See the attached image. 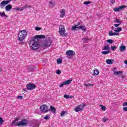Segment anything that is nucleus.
I'll list each match as a JSON object with an SVG mask.
<instances>
[{"instance_id": "1", "label": "nucleus", "mask_w": 127, "mask_h": 127, "mask_svg": "<svg viewBox=\"0 0 127 127\" xmlns=\"http://www.w3.org/2000/svg\"><path fill=\"white\" fill-rule=\"evenodd\" d=\"M42 38H45L44 35H36L31 38V40L29 42V44L32 50H36L39 48V40Z\"/></svg>"}, {"instance_id": "2", "label": "nucleus", "mask_w": 127, "mask_h": 127, "mask_svg": "<svg viewBox=\"0 0 127 127\" xmlns=\"http://www.w3.org/2000/svg\"><path fill=\"white\" fill-rule=\"evenodd\" d=\"M26 35H27V33L26 32V30H23L19 32L18 36V40L19 41H22L25 39V37H26Z\"/></svg>"}, {"instance_id": "3", "label": "nucleus", "mask_w": 127, "mask_h": 127, "mask_svg": "<svg viewBox=\"0 0 127 127\" xmlns=\"http://www.w3.org/2000/svg\"><path fill=\"white\" fill-rule=\"evenodd\" d=\"M27 122L26 120H22L21 122L17 123L16 121H13L12 122V126L17 127H25V125H27Z\"/></svg>"}, {"instance_id": "4", "label": "nucleus", "mask_w": 127, "mask_h": 127, "mask_svg": "<svg viewBox=\"0 0 127 127\" xmlns=\"http://www.w3.org/2000/svg\"><path fill=\"white\" fill-rule=\"evenodd\" d=\"M66 30H65V27L63 25L60 26L59 33H60L61 36H63V37H65V36H67V33H65Z\"/></svg>"}, {"instance_id": "5", "label": "nucleus", "mask_w": 127, "mask_h": 127, "mask_svg": "<svg viewBox=\"0 0 127 127\" xmlns=\"http://www.w3.org/2000/svg\"><path fill=\"white\" fill-rule=\"evenodd\" d=\"M52 44V41L49 38H46L44 42L42 43V46L44 47H50L51 44Z\"/></svg>"}, {"instance_id": "6", "label": "nucleus", "mask_w": 127, "mask_h": 127, "mask_svg": "<svg viewBox=\"0 0 127 127\" xmlns=\"http://www.w3.org/2000/svg\"><path fill=\"white\" fill-rule=\"evenodd\" d=\"M86 106L85 104H81L80 105L77 106L75 108H74V110L76 113H78L79 112H82L84 107Z\"/></svg>"}, {"instance_id": "7", "label": "nucleus", "mask_w": 127, "mask_h": 127, "mask_svg": "<svg viewBox=\"0 0 127 127\" xmlns=\"http://www.w3.org/2000/svg\"><path fill=\"white\" fill-rule=\"evenodd\" d=\"M65 54L67 55L66 58H67L68 59H70L72 56L75 55V52H74V51L69 50L66 52Z\"/></svg>"}, {"instance_id": "8", "label": "nucleus", "mask_w": 127, "mask_h": 127, "mask_svg": "<svg viewBox=\"0 0 127 127\" xmlns=\"http://www.w3.org/2000/svg\"><path fill=\"white\" fill-rule=\"evenodd\" d=\"M11 1V0H3L0 3V6L1 8H3L6 4H8L9 2Z\"/></svg>"}, {"instance_id": "9", "label": "nucleus", "mask_w": 127, "mask_h": 127, "mask_svg": "<svg viewBox=\"0 0 127 127\" xmlns=\"http://www.w3.org/2000/svg\"><path fill=\"white\" fill-rule=\"evenodd\" d=\"M40 110L43 113H47L48 112V107L45 105H43L41 106Z\"/></svg>"}, {"instance_id": "10", "label": "nucleus", "mask_w": 127, "mask_h": 127, "mask_svg": "<svg viewBox=\"0 0 127 127\" xmlns=\"http://www.w3.org/2000/svg\"><path fill=\"white\" fill-rule=\"evenodd\" d=\"M26 88L27 90H30L32 91V90H33L36 88V86L34 84H29L26 85Z\"/></svg>"}, {"instance_id": "11", "label": "nucleus", "mask_w": 127, "mask_h": 127, "mask_svg": "<svg viewBox=\"0 0 127 127\" xmlns=\"http://www.w3.org/2000/svg\"><path fill=\"white\" fill-rule=\"evenodd\" d=\"M72 81V80H67L64 81L63 83H62L61 84H60L59 85V87L60 88H63V86H64V85H68L70 83H71V81Z\"/></svg>"}, {"instance_id": "12", "label": "nucleus", "mask_w": 127, "mask_h": 127, "mask_svg": "<svg viewBox=\"0 0 127 127\" xmlns=\"http://www.w3.org/2000/svg\"><path fill=\"white\" fill-rule=\"evenodd\" d=\"M125 6L122 5V6H120L119 7H116L114 9V11L117 12V11H120L121 10H123V9H124V8H125Z\"/></svg>"}, {"instance_id": "13", "label": "nucleus", "mask_w": 127, "mask_h": 127, "mask_svg": "<svg viewBox=\"0 0 127 127\" xmlns=\"http://www.w3.org/2000/svg\"><path fill=\"white\" fill-rule=\"evenodd\" d=\"M116 69H117V67H114L113 68V72H114V75H121L122 74H123V71H116Z\"/></svg>"}, {"instance_id": "14", "label": "nucleus", "mask_w": 127, "mask_h": 127, "mask_svg": "<svg viewBox=\"0 0 127 127\" xmlns=\"http://www.w3.org/2000/svg\"><path fill=\"white\" fill-rule=\"evenodd\" d=\"M5 8L6 11H10L11 8H12V5L11 4H8L5 6Z\"/></svg>"}, {"instance_id": "15", "label": "nucleus", "mask_w": 127, "mask_h": 127, "mask_svg": "<svg viewBox=\"0 0 127 127\" xmlns=\"http://www.w3.org/2000/svg\"><path fill=\"white\" fill-rule=\"evenodd\" d=\"M35 66L32 65V66H29L28 67V72H31L32 71H34V70H35Z\"/></svg>"}, {"instance_id": "16", "label": "nucleus", "mask_w": 127, "mask_h": 127, "mask_svg": "<svg viewBox=\"0 0 127 127\" xmlns=\"http://www.w3.org/2000/svg\"><path fill=\"white\" fill-rule=\"evenodd\" d=\"M77 28L78 29H82V31H83V32H86L87 29L86 28V27H85V26H82L80 25L79 27H77Z\"/></svg>"}, {"instance_id": "17", "label": "nucleus", "mask_w": 127, "mask_h": 127, "mask_svg": "<svg viewBox=\"0 0 127 127\" xmlns=\"http://www.w3.org/2000/svg\"><path fill=\"white\" fill-rule=\"evenodd\" d=\"M110 46L107 45V46H103V48L102 49V50H106L107 51H110Z\"/></svg>"}, {"instance_id": "18", "label": "nucleus", "mask_w": 127, "mask_h": 127, "mask_svg": "<svg viewBox=\"0 0 127 127\" xmlns=\"http://www.w3.org/2000/svg\"><path fill=\"white\" fill-rule=\"evenodd\" d=\"M65 9H63L61 10V15H60L61 17L63 18L64 16H65Z\"/></svg>"}, {"instance_id": "19", "label": "nucleus", "mask_w": 127, "mask_h": 127, "mask_svg": "<svg viewBox=\"0 0 127 127\" xmlns=\"http://www.w3.org/2000/svg\"><path fill=\"white\" fill-rule=\"evenodd\" d=\"M50 109H51V112H52V113H53L54 114H55V113H56V109H55V108H54V107L51 106Z\"/></svg>"}, {"instance_id": "20", "label": "nucleus", "mask_w": 127, "mask_h": 127, "mask_svg": "<svg viewBox=\"0 0 127 127\" xmlns=\"http://www.w3.org/2000/svg\"><path fill=\"white\" fill-rule=\"evenodd\" d=\"M120 50L121 52H124V51H125V50H126V46H120Z\"/></svg>"}, {"instance_id": "21", "label": "nucleus", "mask_w": 127, "mask_h": 127, "mask_svg": "<svg viewBox=\"0 0 127 127\" xmlns=\"http://www.w3.org/2000/svg\"><path fill=\"white\" fill-rule=\"evenodd\" d=\"M122 27H119L118 28H116L114 30V31H115V32H120V31H122Z\"/></svg>"}, {"instance_id": "22", "label": "nucleus", "mask_w": 127, "mask_h": 127, "mask_svg": "<svg viewBox=\"0 0 127 127\" xmlns=\"http://www.w3.org/2000/svg\"><path fill=\"white\" fill-rule=\"evenodd\" d=\"M0 16H1V17H7V16L5 15V13L4 12H0Z\"/></svg>"}, {"instance_id": "23", "label": "nucleus", "mask_w": 127, "mask_h": 127, "mask_svg": "<svg viewBox=\"0 0 127 127\" xmlns=\"http://www.w3.org/2000/svg\"><path fill=\"white\" fill-rule=\"evenodd\" d=\"M107 64H109V65H112L113 63V61L111 59H108L106 61Z\"/></svg>"}, {"instance_id": "24", "label": "nucleus", "mask_w": 127, "mask_h": 127, "mask_svg": "<svg viewBox=\"0 0 127 127\" xmlns=\"http://www.w3.org/2000/svg\"><path fill=\"white\" fill-rule=\"evenodd\" d=\"M93 74L97 76V75H99V70L97 69L94 70Z\"/></svg>"}, {"instance_id": "25", "label": "nucleus", "mask_w": 127, "mask_h": 127, "mask_svg": "<svg viewBox=\"0 0 127 127\" xmlns=\"http://www.w3.org/2000/svg\"><path fill=\"white\" fill-rule=\"evenodd\" d=\"M107 42H108V43H109V44H113V43L115 42V41H114V40L112 39H109L107 41Z\"/></svg>"}, {"instance_id": "26", "label": "nucleus", "mask_w": 127, "mask_h": 127, "mask_svg": "<svg viewBox=\"0 0 127 127\" xmlns=\"http://www.w3.org/2000/svg\"><path fill=\"white\" fill-rule=\"evenodd\" d=\"M49 5H50V7H53L55 6V3H53V2L50 1V3H49Z\"/></svg>"}, {"instance_id": "27", "label": "nucleus", "mask_w": 127, "mask_h": 127, "mask_svg": "<svg viewBox=\"0 0 127 127\" xmlns=\"http://www.w3.org/2000/svg\"><path fill=\"white\" fill-rule=\"evenodd\" d=\"M64 98H65V99H72V98H73V97L70 96V95L65 94L64 95Z\"/></svg>"}, {"instance_id": "28", "label": "nucleus", "mask_w": 127, "mask_h": 127, "mask_svg": "<svg viewBox=\"0 0 127 127\" xmlns=\"http://www.w3.org/2000/svg\"><path fill=\"white\" fill-rule=\"evenodd\" d=\"M84 85L85 86V87H93V86H94V84H86V83H84Z\"/></svg>"}, {"instance_id": "29", "label": "nucleus", "mask_w": 127, "mask_h": 127, "mask_svg": "<svg viewBox=\"0 0 127 127\" xmlns=\"http://www.w3.org/2000/svg\"><path fill=\"white\" fill-rule=\"evenodd\" d=\"M102 53L103 55H107V54L110 53V51H103Z\"/></svg>"}, {"instance_id": "30", "label": "nucleus", "mask_w": 127, "mask_h": 127, "mask_svg": "<svg viewBox=\"0 0 127 127\" xmlns=\"http://www.w3.org/2000/svg\"><path fill=\"white\" fill-rule=\"evenodd\" d=\"M89 40H90V39H87V38H83L82 39L83 42H84L85 43H87V42H88V41H89Z\"/></svg>"}, {"instance_id": "31", "label": "nucleus", "mask_w": 127, "mask_h": 127, "mask_svg": "<svg viewBox=\"0 0 127 127\" xmlns=\"http://www.w3.org/2000/svg\"><path fill=\"white\" fill-rule=\"evenodd\" d=\"M24 8H31L32 7V6L31 5H26L24 6Z\"/></svg>"}, {"instance_id": "32", "label": "nucleus", "mask_w": 127, "mask_h": 127, "mask_svg": "<svg viewBox=\"0 0 127 127\" xmlns=\"http://www.w3.org/2000/svg\"><path fill=\"white\" fill-rule=\"evenodd\" d=\"M57 64H61V63H62V60L60 59H58L57 60Z\"/></svg>"}, {"instance_id": "33", "label": "nucleus", "mask_w": 127, "mask_h": 127, "mask_svg": "<svg viewBox=\"0 0 127 127\" xmlns=\"http://www.w3.org/2000/svg\"><path fill=\"white\" fill-rule=\"evenodd\" d=\"M67 113V111H63V112H62L61 113V116L62 117H64V115H65V114Z\"/></svg>"}, {"instance_id": "34", "label": "nucleus", "mask_w": 127, "mask_h": 127, "mask_svg": "<svg viewBox=\"0 0 127 127\" xmlns=\"http://www.w3.org/2000/svg\"><path fill=\"white\" fill-rule=\"evenodd\" d=\"M114 22H116V23H121L122 21H120V19L116 18L114 21Z\"/></svg>"}, {"instance_id": "35", "label": "nucleus", "mask_w": 127, "mask_h": 127, "mask_svg": "<svg viewBox=\"0 0 127 127\" xmlns=\"http://www.w3.org/2000/svg\"><path fill=\"white\" fill-rule=\"evenodd\" d=\"M111 48L113 51H115L117 49V46H112Z\"/></svg>"}, {"instance_id": "36", "label": "nucleus", "mask_w": 127, "mask_h": 127, "mask_svg": "<svg viewBox=\"0 0 127 127\" xmlns=\"http://www.w3.org/2000/svg\"><path fill=\"white\" fill-rule=\"evenodd\" d=\"M114 33L113 32V31H110L109 33V36H114Z\"/></svg>"}, {"instance_id": "37", "label": "nucleus", "mask_w": 127, "mask_h": 127, "mask_svg": "<svg viewBox=\"0 0 127 127\" xmlns=\"http://www.w3.org/2000/svg\"><path fill=\"white\" fill-rule=\"evenodd\" d=\"M90 3H92V2H91L90 1H85L83 3V4H90Z\"/></svg>"}, {"instance_id": "38", "label": "nucleus", "mask_w": 127, "mask_h": 127, "mask_svg": "<svg viewBox=\"0 0 127 127\" xmlns=\"http://www.w3.org/2000/svg\"><path fill=\"white\" fill-rule=\"evenodd\" d=\"M76 28H78L77 26H73L72 27L71 30H76Z\"/></svg>"}, {"instance_id": "39", "label": "nucleus", "mask_w": 127, "mask_h": 127, "mask_svg": "<svg viewBox=\"0 0 127 127\" xmlns=\"http://www.w3.org/2000/svg\"><path fill=\"white\" fill-rule=\"evenodd\" d=\"M101 110H102V111H106V107L101 105Z\"/></svg>"}, {"instance_id": "40", "label": "nucleus", "mask_w": 127, "mask_h": 127, "mask_svg": "<svg viewBox=\"0 0 127 127\" xmlns=\"http://www.w3.org/2000/svg\"><path fill=\"white\" fill-rule=\"evenodd\" d=\"M56 73L58 75H60V74H61V71L60 70H58L56 71Z\"/></svg>"}, {"instance_id": "41", "label": "nucleus", "mask_w": 127, "mask_h": 127, "mask_svg": "<svg viewBox=\"0 0 127 127\" xmlns=\"http://www.w3.org/2000/svg\"><path fill=\"white\" fill-rule=\"evenodd\" d=\"M108 121H109V119L107 118H104L103 119V122L104 123H105V122H108Z\"/></svg>"}, {"instance_id": "42", "label": "nucleus", "mask_w": 127, "mask_h": 127, "mask_svg": "<svg viewBox=\"0 0 127 127\" xmlns=\"http://www.w3.org/2000/svg\"><path fill=\"white\" fill-rule=\"evenodd\" d=\"M44 118L45 120H49V117H48V115H46V117H44Z\"/></svg>"}, {"instance_id": "43", "label": "nucleus", "mask_w": 127, "mask_h": 127, "mask_svg": "<svg viewBox=\"0 0 127 127\" xmlns=\"http://www.w3.org/2000/svg\"><path fill=\"white\" fill-rule=\"evenodd\" d=\"M15 9H16V10H19V9H20V10H23L24 8H23V7H21V8H17Z\"/></svg>"}, {"instance_id": "44", "label": "nucleus", "mask_w": 127, "mask_h": 127, "mask_svg": "<svg viewBox=\"0 0 127 127\" xmlns=\"http://www.w3.org/2000/svg\"><path fill=\"white\" fill-rule=\"evenodd\" d=\"M35 29H36V30L38 31L40 30L41 29V28H39L38 27H36Z\"/></svg>"}, {"instance_id": "45", "label": "nucleus", "mask_w": 127, "mask_h": 127, "mask_svg": "<svg viewBox=\"0 0 127 127\" xmlns=\"http://www.w3.org/2000/svg\"><path fill=\"white\" fill-rule=\"evenodd\" d=\"M115 35H118V36H119V35H120V33H117V32H115V33H114V34H113V36H115Z\"/></svg>"}, {"instance_id": "46", "label": "nucleus", "mask_w": 127, "mask_h": 127, "mask_svg": "<svg viewBox=\"0 0 127 127\" xmlns=\"http://www.w3.org/2000/svg\"><path fill=\"white\" fill-rule=\"evenodd\" d=\"M17 99H18L19 100H21V99H22V96H17Z\"/></svg>"}, {"instance_id": "47", "label": "nucleus", "mask_w": 127, "mask_h": 127, "mask_svg": "<svg viewBox=\"0 0 127 127\" xmlns=\"http://www.w3.org/2000/svg\"><path fill=\"white\" fill-rule=\"evenodd\" d=\"M120 24H114V26H115V27H118V26H120Z\"/></svg>"}, {"instance_id": "48", "label": "nucleus", "mask_w": 127, "mask_h": 127, "mask_svg": "<svg viewBox=\"0 0 127 127\" xmlns=\"http://www.w3.org/2000/svg\"><path fill=\"white\" fill-rule=\"evenodd\" d=\"M124 107H127V102H124L123 103Z\"/></svg>"}, {"instance_id": "49", "label": "nucleus", "mask_w": 127, "mask_h": 127, "mask_svg": "<svg viewBox=\"0 0 127 127\" xmlns=\"http://www.w3.org/2000/svg\"><path fill=\"white\" fill-rule=\"evenodd\" d=\"M123 110H124L125 112H127V107H124V108H123Z\"/></svg>"}, {"instance_id": "50", "label": "nucleus", "mask_w": 127, "mask_h": 127, "mask_svg": "<svg viewBox=\"0 0 127 127\" xmlns=\"http://www.w3.org/2000/svg\"><path fill=\"white\" fill-rule=\"evenodd\" d=\"M18 121H19V119L15 118V121L14 122H18Z\"/></svg>"}, {"instance_id": "51", "label": "nucleus", "mask_w": 127, "mask_h": 127, "mask_svg": "<svg viewBox=\"0 0 127 127\" xmlns=\"http://www.w3.org/2000/svg\"><path fill=\"white\" fill-rule=\"evenodd\" d=\"M39 127V125L38 124H36L34 126H33V127Z\"/></svg>"}, {"instance_id": "52", "label": "nucleus", "mask_w": 127, "mask_h": 127, "mask_svg": "<svg viewBox=\"0 0 127 127\" xmlns=\"http://www.w3.org/2000/svg\"><path fill=\"white\" fill-rule=\"evenodd\" d=\"M116 1L115 0H112L111 3H115V2Z\"/></svg>"}, {"instance_id": "53", "label": "nucleus", "mask_w": 127, "mask_h": 127, "mask_svg": "<svg viewBox=\"0 0 127 127\" xmlns=\"http://www.w3.org/2000/svg\"><path fill=\"white\" fill-rule=\"evenodd\" d=\"M124 63H125L126 65H127V60L125 61Z\"/></svg>"}, {"instance_id": "54", "label": "nucleus", "mask_w": 127, "mask_h": 127, "mask_svg": "<svg viewBox=\"0 0 127 127\" xmlns=\"http://www.w3.org/2000/svg\"><path fill=\"white\" fill-rule=\"evenodd\" d=\"M79 25H80V23H77V26H79Z\"/></svg>"}, {"instance_id": "55", "label": "nucleus", "mask_w": 127, "mask_h": 127, "mask_svg": "<svg viewBox=\"0 0 127 127\" xmlns=\"http://www.w3.org/2000/svg\"><path fill=\"white\" fill-rule=\"evenodd\" d=\"M111 28H112V30H113V29H115V27H114V26H112V27H111Z\"/></svg>"}, {"instance_id": "56", "label": "nucleus", "mask_w": 127, "mask_h": 127, "mask_svg": "<svg viewBox=\"0 0 127 127\" xmlns=\"http://www.w3.org/2000/svg\"><path fill=\"white\" fill-rule=\"evenodd\" d=\"M20 43H22V42H20Z\"/></svg>"}, {"instance_id": "57", "label": "nucleus", "mask_w": 127, "mask_h": 127, "mask_svg": "<svg viewBox=\"0 0 127 127\" xmlns=\"http://www.w3.org/2000/svg\"><path fill=\"white\" fill-rule=\"evenodd\" d=\"M23 90H24V91H25V89H23Z\"/></svg>"}]
</instances>
